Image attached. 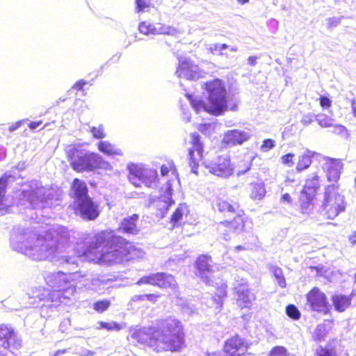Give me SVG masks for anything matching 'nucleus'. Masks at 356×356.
Masks as SVG:
<instances>
[{"label": "nucleus", "mask_w": 356, "mask_h": 356, "mask_svg": "<svg viewBox=\"0 0 356 356\" xmlns=\"http://www.w3.org/2000/svg\"><path fill=\"white\" fill-rule=\"evenodd\" d=\"M75 213L85 220H94L99 215L98 205L90 198L74 202Z\"/></svg>", "instance_id": "obj_15"}, {"label": "nucleus", "mask_w": 356, "mask_h": 356, "mask_svg": "<svg viewBox=\"0 0 356 356\" xmlns=\"http://www.w3.org/2000/svg\"><path fill=\"white\" fill-rule=\"evenodd\" d=\"M314 196L302 193L300 196V210L302 214L309 215L314 209L313 198Z\"/></svg>", "instance_id": "obj_35"}, {"label": "nucleus", "mask_w": 356, "mask_h": 356, "mask_svg": "<svg viewBox=\"0 0 356 356\" xmlns=\"http://www.w3.org/2000/svg\"><path fill=\"white\" fill-rule=\"evenodd\" d=\"M212 207L215 212L218 211L225 216L242 212L237 202L222 197H216L212 203Z\"/></svg>", "instance_id": "obj_19"}, {"label": "nucleus", "mask_w": 356, "mask_h": 356, "mask_svg": "<svg viewBox=\"0 0 356 356\" xmlns=\"http://www.w3.org/2000/svg\"><path fill=\"white\" fill-rule=\"evenodd\" d=\"M280 202L283 204H290L292 202V199L289 193H284L282 195Z\"/></svg>", "instance_id": "obj_59"}, {"label": "nucleus", "mask_w": 356, "mask_h": 356, "mask_svg": "<svg viewBox=\"0 0 356 356\" xmlns=\"http://www.w3.org/2000/svg\"><path fill=\"white\" fill-rule=\"evenodd\" d=\"M217 230L225 241L231 238V234L233 231L229 229V221L225 220L217 224Z\"/></svg>", "instance_id": "obj_38"}, {"label": "nucleus", "mask_w": 356, "mask_h": 356, "mask_svg": "<svg viewBox=\"0 0 356 356\" xmlns=\"http://www.w3.org/2000/svg\"><path fill=\"white\" fill-rule=\"evenodd\" d=\"M179 78L187 80H197L203 77L204 72L187 58H179L176 73Z\"/></svg>", "instance_id": "obj_13"}, {"label": "nucleus", "mask_w": 356, "mask_h": 356, "mask_svg": "<svg viewBox=\"0 0 356 356\" xmlns=\"http://www.w3.org/2000/svg\"><path fill=\"white\" fill-rule=\"evenodd\" d=\"M248 344L238 335L228 339L224 344L225 356H248Z\"/></svg>", "instance_id": "obj_18"}, {"label": "nucleus", "mask_w": 356, "mask_h": 356, "mask_svg": "<svg viewBox=\"0 0 356 356\" xmlns=\"http://www.w3.org/2000/svg\"><path fill=\"white\" fill-rule=\"evenodd\" d=\"M251 134L248 131L232 129L225 133L222 143L227 146L241 145L250 139Z\"/></svg>", "instance_id": "obj_22"}, {"label": "nucleus", "mask_w": 356, "mask_h": 356, "mask_svg": "<svg viewBox=\"0 0 356 356\" xmlns=\"http://www.w3.org/2000/svg\"><path fill=\"white\" fill-rule=\"evenodd\" d=\"M275 146V140L272 139H265L263 141V144L261 145L260 149L263 152H268L272 149Z\"/></svg>", "instance_id": "obj_49"}, {"label": "nucleus", "mask_w": 356, "mask_h": 356, "mask_svg": "<svg viewBox=\"0 0 356 356\" xmlns=\"http://www.w3.org/2000/svg\"><path fill=\"white\" fill-rule=\"evenodd\" d=\"M160 297L159 294H145V300H147L152 303L156 302L158 300V298Z\"/></svg>", "instance_id": "obj_57"}, {"label": "nucleus", "mask_w": 356, "mask_h": 356, "mask_svg": "<svg viewBox=\"0 0 356 356\" xmlns=\"http://www.w3.org/2000/svg\"><path fill=\"white\" fill-rule=\"evenodd\" d=\"M327 26L329 28L334 27L339 25L341 22V17H330L327 19Z\"/></svg>", "instance_id": "obj_55"}, {"label": "nucleus", "mask_w": 356, "mask_h": 356, "mask_svg": "<svg viewBox=\"0 0 356 356\" xmlns=\"http://www.w3.org/2000/svg\"><path fill=\"white\" fill-rule=\"evenodd\" d=\"M81 243H77V257L92 261L108 264H118L136 258H141L145 252L114 231H103L94 236L83 234Z\"/></svg>", "instance_id": "obj_2"}, {"label": "nucleus", "mask_w": 356, "mask_h": 356, "mask_svg": "<svg viewBox=\"0 0 356 356\" xmlns=\"http://www.w3.org/2000/svg\"><path fill=\"white\" fill-rule=\"evenodd\" d=\"M211 286L216 287V296L213 299L220 307L222 305V298L227 296V285L222 280L216 277L213 279V284Z\"/></svg>", "instance_id": "obj_29"}, {"label": "nucleus", "mask_w": 356, "mask_h": 356, "mask_svg": "<svg viewBox=\"0 0 356 356\" xmlns=\"http://www.w3.org/2000/svg\"><path fill=\"white\" fill-rule=\"evenodd\" d=\"M212 263L211 258L207 255L200 256L195 263L197 275L208 285H212L213 279L218 275L216 272L217 266Z\"/></svg>", "instance_id": "obj_10"}, {"label": "nucleus", "mask_w": 356, "mask_h": 356, "mask_svg": "<svg viewBox=\"0 0 356 356\" xmlns=\"http://www.w3.org/2000/svg\"><path fill=\"white\" fill-rule=\"evenodd\" d=\"M268 356H294L288 353L287 349L282 346L273 347L268 354Z\"/></svg>", "instance_id": "obj_41"}, {"label": "nucleus", "mask_w": 356, "mask_h": 356, "mask_svg": "<svg viewBox=\"0 0 356 356\" xmlns=\"http://www.w3.org/2000/svg\"><path fill=\"white\" fill-rule=\"evenodd\" d=\"M137 12H142L149 6L147 0H136Z\"/></svg>", "instance_id": "obj_53"}, {"label": "nucleus", "mask_w": 356, "mask_h": 356, "mask_svg": "<svg viewBox=\"0 0 356 356\" xmlns=\"http://www.w3.org/2000/svg\"><path fill=\"white\" fill-rule=\"evenodd\" d=\"M111 305V301L108 300H102L97 301L93 305V309L98 313H103Z\"/></svg>", "instance_id": "obj_44"}, {"label": "nucleus", "mask_w": 356, "mask_h": 356, "mask_svg": "<svg viewBox=\"0 0 356 356\" xmlns=\"http://www.w3.org/2000/svg\"><path fill=\"white\" fill-rule=\"evenodd\" d=\"M213 129V126L211 124H202L199 127V130L204 134H209L210 130Z\"/></svg>", "instance_id": "obj_56"}, {"label": "nucleus", "mask_w": 356, "mask_h": 356, "mask_svg": "<svg viewBox=\"0 0 356 356\" xmlns=\"http://www.w3.org/2000/svg\"><path fill=\"white\" fill-rule=\"evenodd\" d=\"M140 33L144 35H175L177 33L175 28L163 24H151L147 22L140 23L138 26Z\"/></svg>", "instance_id": "obj_20"}, {"label": "nucleus", "mask_w": 356, "mask_h": 356, "mask_svg": "<svg viewBox=\"0 0 356 356\" xmlns=\"http://www.w3.org/2000/svg\"><path fill=\"white\" fill-rule=\"evenodd\" d=\"M307 305L312 311L326 313L328 302L325 294L318 288L314 287L306 296Z\"/></svg>", "instance_id": "obj_17"}, {"label": "nucleus", "mask_w": 356, "mask_h": 356, "mask_svg": "<svg viewBox=\"0 0 356 356\" xmlns=\"http://www.w3.org/2000/svg\"><path fill=\"white\" fill-rule=\"evenodd\" d=\"M79 356H95V352L88 350L86 348H81L79 352H76Z\"/></svg>", "instance_id": "obj_58"}, {"label": "nucleus", "mask_w": 356, "mask_h": 356, "mask_svg": "<svg viewBox=\"0 0 356 356\" xmlns=\"http://www.w3.org/2000/svg\"><path fill=\"white\" fill-rule=\"evenodd\" d=\"M351 296H347L342 294H335L332 297V301L337 311L339 312H344L350 305Z\"/></svg>", "instance_id": "obj_30"}, {"label": "nucleus", "mask_w": 356, "mask_h": 356, "mask_svg": "<svg viewBox=\"0 0 356 356\" xmlns=\"http://www.w3.org/2000/svg\"><path fill=\"white\" fill-rule=\"evenodd\" d=\"M136 284L138 285L149 284L160 288H170L172 290L176 289L177 286L175 277L172 275L165 273H157L143 276Z\"/></svg>", "instance_id": "obj_12"}, {"label": "nucleus", "mask_w": 356, "mask_h": 356, "mask_svg": "<svg viewBox=\"0 0 356 356\" xmlns=\"http://www.w3.org/2000/svg\"><path fill=\"white\" fill-rule=\"evenodd\" d=\"M218 46H220L218 43L211 44L209 49L212 54H215L216 51H220Z\"/></svg>", "instance_id": "obj_62"}, {"label": "nucleus", "mask_w": 356, "mask_h": 356, "mask_svg": "<svg viewBox=\"0 0 356 356\" xmlns=\"http://www.w3.org/2000/svg\"><path fill=\"white\" fill-rule=\"evenodd\" d=\"M316 121L322 127H331L333 126L334 120L324 114L316 115Z\"/></svg>", "instance_id": "obj_40"}, {"label": "nucleus", "mask_w": 356, "mask_h": 356, "mask_svg": "<svg viewBox=\"0 0 356 356\" xmlns=\"http://www.w3.org/2000/svg\"><path fill=\"white\" fill-rule=\"evenodd\" d=\"M86 84V82L83 80H79L73 86V88L77 90H83V86Z\"/></svg>", "instance_id": "obj_60"}, {"label": "nucleus", "mask_w": 356, "mask_h": 356, "mask_svg": "<svg viewBox=\"0 0 356 356\" xmlns=\"http://www.w3.org/2000/svg\"><path fill=\"white\" fill-rule=\"evenodd\" d=\"M320 186L318 176L316 173L312 174L306 180L303 194L314 196Z\"/></svg>", "instance_id": "obj_28"}, {"label": "nucleus", "mask_w": 356, "mask_h": 356, "mask_svg": "<svg viewBox=\"0 0 356 356\" xmlns=\"http://www.w3.org/2000/svg\"><path fill=\"white\" fill-rule=\"evenodd\" d=\"M86 275L80 272L65 273L62 271L50 273L45 276L47 284L52 287L58 289L51 293V298H56L60 302H63L65 299H69L76 292V287L71 282L85 277Z\"/></svg>", "instance_id": "obj_6"}, {"label": "nucleus", "mask_w": 356, "mask_h": 356, "mask_svg": "<svg viewBox=\"0 0 356 356\" xmlns=\"http://www.w3.org/2000/svg\"><path fill=\"white\" fill-rule=\"evenodd\" d=\"M139 216L133 214L131 216L124 218L120 224L119 231L124 234L136 235L140 229L137 225Z\"/></svg>", "instance_id": "obj_23"}, {"label": "nucleus", "mask_w": 356, "mask_h": 356, "mask_svg": "<svg viewBox=\"0 0 356 356\" xmlns=\"http://www.w3.org/2000/svg\"><path fill=\"white\" fill-rule=\"evenodd\" d=\"M333 128L332 132L341 136L342 137L347 138L348 133L347 129L341 124H334L332 127Z\"/></svg>", "instance_id": "obj_48"}, {"label": "nucleus", "mask_w": 356, "mask_h": 356, "mask_svg": "<svg viewBox=\"0 0 356 356\" xmlns=\"http://www.w3.org/2000/svg\"><path fill=\"white\" fill-rule=\"evenodd\" d=\"M102 280L95 276L90 279V284L88 286L90 290L98 291L102 290Z\"/></svg>", "instance_id": "obj_47"}, {"label": "nucleus", "mask_w": 356, "mask_h": 356, "mask_svg": "<svg viewBox=\"0 0 356 356\" xmlns=\"http://www.w3.org/2000/svg\"><path fill=\"white\" fill-rule=\"evenodd\" d=\"M72 189L74 192V202L90 197L88 187L83 181L75 179L72 183Z\"/></svg>", "instance_id": "obj_25"}, {"label": "nucleus", "mask_w": 356, "mask_h": 356, "mask_svg": "<svg viewBox=\"0 0 356 356\" xmlns=\"http://www.w3.org/2000/svg\"><path fill=\"white\" fill-rule=\"evenodd\" d=\"M183 214H184L183 207H179L178 208H177V209L175 211V212L172 215L171 222L174 224H176L181 220V218L183 216Z\"/></svg>", "instance_id": "obj_50"}, {"label": "nucleus", "mask_w": 356, "mask_h": 356, "mask_svg": "<svg viewBox=\"0 0 356 356\" xmlns=\"http://www.w3.org/2000/svg\"><path fill=\"white\" fill-rule=\"evenodd\" d=\"M22 123H23V121H18L15 124L11 125L9 127L10 131H14L17 130L18 128H19L22 126Z\"/></svg>", "instance_id": "obj_63"}, {"label": "nucleus", "mask_w": 356, "mask_h": 356, "mask_svg": "<svg viewBox=\"0 0 356 356\" xmlns=\"http://www.w3.org/2000/svg\"><path fill=\"white\" fill-rule=\"evenodd\" d=\"M316 120V115L314 114H306L302 116V118L301 120V122L305 125L307 126L310 124L312 122Z\"/></svg>", "instance_id": "obj_52"}, {"label": "nucleus", "mask_w": 356, "mask_h": 356, "mask_svg": "<svg viewBox=\"0 0 356 356\" xmlns=\"http://www.w3.org/2000/svg\"><path fill=\"white\" fill-rule=\"evenodd\" d=\"M237 284L234 286L237 305L241 308L250 309L252 302L255 300V295L250 291V289L246 280H236Z\"/></svg>", "instance_id": "obj_16"}, {"label": "nucleus", "mask_w": 356, "mask_h": 356, "mask_svg": "<svg viewBox=\"0 0 356 356\" xmlns=\"http://www.w3.org/2000/svg\"><path fill=\"white\" fill-rule=\"evenodd\" d=\"M89 131L93 138L96 139H103L106 136L104 127L102 124H99L97 127L89 126Z\"/></svg>", "instance_id": "obj_39"}, {"label": "nucleus", "mask_w": 356, "mask_h": 356, "mask_svg": "<svg viewBox=\"0 0 356 356\" xmlns=\"http://www.w3.org/2000/svg\"><path fill=\"white\" fill-rule=\"evenodd\" d=\"M293 156H294L293 154L289 153L287 154H285L281 157L282 162L284 165H286L289 167H291L294 164V162L293 161Z\"/></svg>", "instance_id": "obj_51"}, {"label": "nucleus", "mask_w": 356, "mask_h": 356, "mask_svg": "<svg viewBox=\"0 0 356 356\" xmlns=\"http://www.w3.org/2000/svg\"><path fill=\"white\" fill-rule=\"evenodd\" d=\"M143 184L148 188L158 186V173L154 169L142 168Z\"/></svg>", "instance_id": "obj_24"}, {"label": "nucleus", "mask_w": 356, "mask_h": 356, "mask_svg": "<svg viewBox=\"0 0 356 356\" xmlns=\"http://www.w3.org/2000/svg\"><path fill=\"white\" fill-rule=\"evenodd\" d=\"M315 155L320 156L316 152L306 149L302 154L299 156L298 161L296 165V170L301 172L308 168L312 163V158Z\"/></svg>", "instance_id": "obj_27"}, {"label": "nucleus", "mask_w": 356, "mask_h": 356, "mask_svg": "<svg viewBox=\"0 0 356 356\" xmlns=\"http://www.w3.org/2000/svg\"><path fill=\"white\" fill-rule=\"evenodd\" d=\"M190 143L193 147L188 149L189 165L191 168V172L197 175V168L199 162L203 158V145L200 140V136L197 133H192L190 135Z\"/></svg>", "instance_id": "obj_14"}, {"label": "nucleus", "mask_w": 356, "mask_h": 356, "mask_svg": "<svg viewBox=\"0 0 356 356\" xmlns=\"http://www.w3.org/2000/svg\"><path fill=\"white\" fill-rule=\"evenodd\" d=\"M9 177L4 175L0 178V215L2 216L8 212L9 207L4 202L6 188L8 184Z\"/></svg>", "instance_id": "obj_34"}, {"label": "nucleus", "mask_w": 356, "mask_h": 356, "mask_svg": "<svg viewBox=\"0 0 356 356\" xmlns=\"http://www.w3.org/2000/svg\"><path fill=\"white\" fill-rule=\"evenodd\" d=\"M131 337L157 352L179 351L185 341L181 323L174 317L160 321L156 327L133 330Z\"/></svg>", "instance_id": "obj_3"}, {"label": "nucleus", "mask_w": 356, "mask_h": 356, "mask_svg": "<svg viewBox=\"0 0 356 356\" xmlns=\"http://www.w3.org/2000/svg\"><path fill=\"white\" fill-rule=\"evenodd\" d=\"M65 152L70 166L76 172H90L97 168H110L109 163L100 155L79 146L70 145Z\"/></svg>", "instance_id": "obj_5"}, {"label": "nucleus", "mask_w": 356, "mask_h": 356, "mask_svg": "<svg viewBox=\"0 0 356 356\" xmlns=\"http://www.w3.org/2000/svg\"><path fill=\"white\" fill-rule=\"evenodd\" d=\"M0 356H12L22 347V340L9 325H0Z\"/></svg>", "instance_id": "obj_8"}, {"label": "nucleus", "mask_w": 356, "mask_h": 356, "mask_svg": "<svg viewBox=\"0 0 356 356\" xmlns=\"http://www.w3.org/2000/svg\"><path fill=\"white\" fill-rule=\"evenodd\" d=\"M270 272L273 275L277 284L282 288L286 286V282L281 268L273 266L270 267Z\"/></svg>", "instance_id": "obj_37"}, {"label": "nucleus", "mask_w": 356, "mask_h": 356, "mask_svg": "<svg viewBox=\"0 0 356 356\" xmlns=\"http://www.w3.org/2000/svg\"><path fill=\"white\" fill-rule=\"evenodd\" d=\"M266 193L264 183L261 181H258L250 184V197L251 199L261 200L263 199Z\"/></svg>", "instance_id": "obj_33"}, {"label": "nucleus", "mask_w": 356, "mask_h": 356, "mask_svg": "<svg viewBox=\"0 0 356 356\" xmlns=\"http://www.w3.org/2000/svg\"><path fill=\"white\" fill-rule=\"evenodd\" d=\"M257 58L256 56H249L248 58V64L251 66H254L257 64Z\"/></svg>", "instance_id": "obj_64"}, {"label": "nucleus", "mask_w": 356, "mask_h": 356, "mask_svg": "<svg viewBox=\"0 0 356 356\" xmlns=\"http://www.w3.org/2000/svg\"><path fill=\"white\" fill-rule=\"evenodd\" d=\"M242 213H243L242 211ZM241 212L236 213V216L232 221H229V229L233 231V233L240 232L244 227L243 218L241 216Z\"/></svg>", "instance_id": "obj_36"}, {"label": "nucleus", "mask_w": 356, "mask_h": 356, "mask_svg": "<svg viewBox=\"0 0 356 356\" xmlns=\"http://www.w3.org/2000/svg\"><path fill=\"white\" fill-rule=\"evenodd\" d=\"M316 356H336V351L327 347H319L316 350Z\"/></svg>", "instance_id": "obj_46"}, {"label": "nucleus", "mask_w": 356, "mask_h": 356, "mask_svg": "<svg viewBox=\"0 0 356 356\" xmlns=\"http://www.w3.org/2000/svg\"><path fill=\"white\" fill-rule=\"evenodd\" d=\"M319 102L321 106L323 109L327 108L331 106V100L325 96H321L319 97Z\"/></svg>", "instance_id": "obj_54"}, {"label": "nucleus", "mask_w": 356, "mask_h": 356, "mask_svg": "<svg viewBox=\"0 0 356 356\" xmlns=\"http://www.w3.org/2000/svg\"><path fill=\"white\" fill-rule=\"evenodd\" d=\"M172 183L170 180H168L165 185L161 188V195L159 197V201L164 203L163 207L166 209L174 204V201L172 199Z\"/></svg>", "instance_id": "obj_31"}, {"label": "nucleus", "mask_w": 356, "mask_h": 356, "mask_svg": "<svg viewBox=\"0 0 356 356\" xmlns=\"http://www.w3.org/2000/svg\"><path fill=\"white\" fill-rule=\"evenodd\" d=\"M345 197L338 192V186L333 184L325 188L321 212L327 219H334L345 211Z\"/></svg>", "instance_id": "obj_7"}, {"label": "nucleus", "mask_w": 356, "mask_h": 356, "mask_svg": "<svg viewBox=\"0 0 356 356\" xmlns=\"http://www.w3.org/2000/svg\"><path fill=\"white\" fill-rule=\"evenodd\" d=\"M70 234L67 229L54 225L39 234L29 229L14 228L10 244L13 250L23 253L35 261L50 260L59 264H70L77 267L76 259L63 255L68 248Z\"/></svg>", "instance_id": "obj_1"}, {"label": "nucleus", "mask_w": 356, "mask_h": 356, "mask_svg": "<svg viewBox=\"0 0 356 356\" xmlns=\"http://www.w3.org/2000/svg\"><path fill=\"white\" fill-rule=\"evenodd\" d=\"M326 329L323 325H318L314 330L313 338L315 341H323L326 337Z\"/></svg>", "instance_id": "obj_42"}, {"label": "nucleus", "mask_w": 356, "mask_h": 356, "mask_svg": "<svg viewBox=\"0 0 356 356\" xmlns=\"http://www.w3.org/2000/svg\"><path fill=\"white\" fill-rule=\"evenodd\" d=\"M99 327L98 329H106L107 330H115L119 331L121 330L122 327L120 324L116 322H104L99 321L98 322Z\"/></svg>", "instance_id": "obj_43"}, {"label": "nucleus", "mask_w": 356, "mask_h": 356, "mask_svg": "<svg viewBox=\"0 0 356 356\" xmlns=\"http://www.w3.org/2000/svg\"><path fill=\"white\" fill-rule=\"evenodd\" d=\"M204 86L208 93L207 103L193 95H186L191 106L197 113L204 111L213 115H220L228 108L231 111H234L236 108L237 103L236 102L228 105L225 86L220 79H216L206 82Z\"/></svg>", "instance_id": "obj_4"}, {"label": "nucleus", "mask_w": 356, "mask_h": 356, "mask_svg": "<svg viewBox=\"0 0 356 356\" xmlns=\"http://www.w3.org/2000/svg\"><path fill=\"white\" fill-rule=\"evenodd\" d=\"M98 149L108 156H122V150L107 140H101L97 144Z\"/></svg>", "instance_id": "obj_26"}, {"label": "nucleus", "mask_w": 356, "mask_h": 356, "mask_svg": "<svg viewBox=\"0 0 356 356\" xmlns=\"http://www.w3.org/2000/svg\"><path fill=\"white\" fill-rule=\"evenodd\" d=\"M129 181L134 185L136 187H140L143 184V177H142V168L136 165H131L129 166Z\"/></svg>", "instance_id": "obj_32"}, {"label": "nucleus", "mask_w": 356, "mask_h": 356, "mask_svg": "<svg viewBox=\"0 0 356 356\" xmlns=\"http://www.w3.org/2000/svg\"><path fill=\"white\" fill-rule=\"evenodd\" d=\"M286 314L292 319L298 320L300 318V312L294 305H289L286 307Z\"/></svg>", "instance_id": "obj_45"}, {"label": "nucleus", "mask_w": 356, "mask_h": 356, "mask_svg": "<svg viewBox=\"0 0 356 356\" xmlns=\"http://www.w3.org/2000/svg\"><path fill=\"white\" fill-rule=\"evenodd\" d=\"M202 163L210 173L218 177H227L232 175L234 171V165L227 154L219 156L211 161H205Z\"/></svg>", "instance_id": "obj_11"}, {"label": "nucleus", "mask_w": 356, "mask_h": 356, "mask_svg": "<svg viewBox=\"0 0 356 356\" xmlns=\"http://www.w3.org/2000/svg\"><path fill=\"white\" fill-rule=\"evenodd\" d=\"M131 300L133 302L145 301V294L143 295H134L131 297Z\"/></svg>", "instance_id": "obj_61"}, {"label": "nucleus", "mask_w": 356, "mask_h": 356, "mask_svg": "<svg viewBox=\"0 0 356 356\" xmlns=\"http://www.w3.org/2000/svg\"><path fill=\"white\" fill-rule=\"evenodd\" d=\"M31 191H23L21 200L27 202L29 207L34 209H44L47 206L46 189L38 186V182H32Z\"/></svg>", "instance_id": "obj_9"}, {"label": "nucleus", "mask_w": 356, "mask_h": 356, "mask_svg": "<svg viewBox=\"0 0 356 356\" xmlns=\"http://www.w3.org/2000/svg\"><path fill=\"white\" fill-rule=\"evenodd\" d=\"M323 168L326 172L327 180L329 181L337 182L341 175L343 168L341 162L338 159H333L325 156H322Z\"/></svg>", "instance_id": "obj_21"}]
</instances>
